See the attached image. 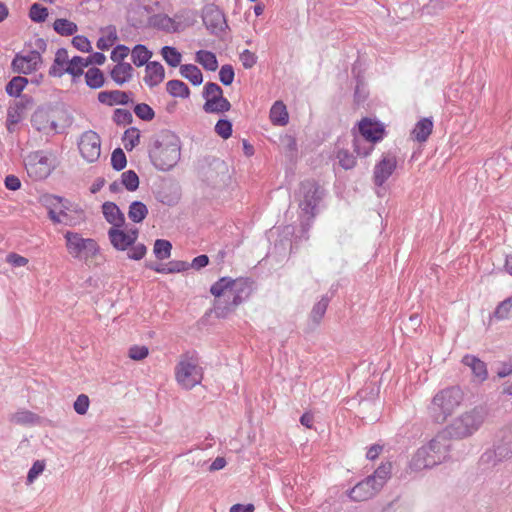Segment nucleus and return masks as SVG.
<instances>
[{"label": "nucleus", "instance_id": "nucleus-42", "mask_svg": "<svg viewBox=\"0 0 512 512\" xmlns=\"http://www.w3.org/2000/svg\"><path fill=\"white\" fill-rule=\"evenodd\" d=\"M85 67H88L85 64V59L81 56H74L69 61L68 66H66L65 68V71L67 72V74L75 78L81 76L84 73L83 69Z\"/></svg>", "mask_w": 512, "mask_h": 512}, {"label": "nucleus", "instance_id": "nucleus-32", "mask_svg": "<svg viewBox=\"0 0 512 512\" xmlns=\"http://www.w3.org/2000/svg\"><path fill=\"white\" fill-rule=\"evenodd\" d=\"M132 62L137 67L147 65L152 57V52L142 44H137L131 51Z\"/></svg>", "mask_w": 512, "mask_h": 512}, {"label": "nucleus", "instance_id": "nucleus-45", "mask_svg": "<svg viewBox=\"0 0 512 512\" xmlns=\"http://www.w3.org/2000/svg\"><path fill=\"white\" fill-rule=\"evenodd\" d=\"M336 158L339 165L345 170H350L356 165V158L346 149L338 150Z\"/></svg>", "mask_w": 512, "mask_h": 512}, {"label": "nucleus", "instance_id": "nucleus-10", "mask_svg": "<svg viewBox=\"0 0 512 512\" xmlns=\"http://www.w3.org/2000/svg\"><path fill=\"white\" fill-rule=\"evenodd\" d=\"M201 17L206 29L212 35L219 36L228 28L224 13L215 4L205 5Z\"/></svg>", "mask_w": 512, "mask_h": 512}, {"label": "nucleus", "instance_id": "nucleus-29", "mask_svg": "<svg viewBox=\"0 0 512 512\" xmlns=\"http://www.w3.org/2000/svg\"><path fill=\"white\" fill-rule=\"evenodd\" d=\"M29 83V79L23 76H14L5 86V92L10 97H20L22 95V91L25 89L26 85Z\"/></svg>", "mask_w": 512, "mask_h": 512}, {"label": "nucleus", "instance_id": "nucleus-54", "mask_svg": "<svg viewBox=\"0 0 512 512\" xmlns=\"http://www.w3.org/2000/svg\"><path fill=\"white\" fill-rule=\"evenodd\" d=\"M189 269L188 262L182 260H172L165 265V269L161 271H166V274L179 273L184 272Z\"/></svg>", "mask_w": 512, "mask_h": 512}, {"label": "nucleus", "instance_id": "nucleus-30", "mask_svg": "<svg viewBox=\"0 0 512 512\" xmlns=\"http://www.w3.org/2000/svg\"><path fill=\"white\" fill-rule=\"evenodd\" d=\"M331 301V297L328 295H323L321 299L315 303L310 312V320L315 324L319 325L322 318L324 317L328 305Z\"/></svg>", "mask_w": 512, "mask_h": 512}, {"label": "nucleus", "instance_id": "nucleus-2", "mask_svg": "<svg viewBox=\"0 0 512 512\" xmlns=\"http://www.w3.org/2000/svg\"><path fill=\"white\" fill-rule=\"evenodd\" d=\"M451 449V440L443 431L438 433L426 445L420 447L413 455L410 467L412 470L432 468L446 461Z\"/></svg>", "mask_w": 512, "mask_h": 512}, {"label": "nucleus", "instance_id": "nucleus-31", "mask_svg": "<svg viewBox=\"0 0 512 512\" xmlns=\"http://www.w3.org/2000/svg\"><path fill=\"white\" fill-rule=\"evenodd\" d=\"M180 74L182 77L189 80L194 86H198L203 82V74L194 64L181 65Z\"/></svg>", "mask_w": 512, "mask_h": 512}, {"label": "nucleus", "instance_id": "nucleus-58", "mask_svg": "<svg viewBox=\"0 0 512 512\" xmlns=\"http://www.w3.org/2000/svg\"><path fill=\"white\" fill-rule=\"evenodd\" d=\"M89 404H90L89 397L86 394H80L76 398V400L73 404V408L77 414L84 415L88 411Z\"/></svg>", "mask_w": 512, "mask_h": 512}, {"label": "nucleus", "instance_id": "nucleus-5", "mask_svg": "<svg viewBox=\"0 0 512 512\" xmlns=\"http://www.w3.org/2000/svg\"><path fill=\"white\" fill-rule=\"evenodd\" d=\"M484 419V410L475 407L455 418L444 432L449 439H464L473 435L481 427Z\"/></svg>", "mask_w": 512, "mask_h": 512}, {"label": "nucleus", "instance_id": "nucleus-52", "mask_svg": "<svg viewBox=\"0 0 512 512\" xmlns=\"http://www.w3.org/2000/svg\"><path fill=\"white\" fill-rule=\"evenodd\" d=\"M36 418L37 416L34 413L27 410H21L13 415L12 421L17 424H33Z\"/></svg>", "mask_w": 512, "mask_h": 512}, {"label": "nucleus", "instance_id": "nucleus-53", "mask_svg": "<svg viewBox=\"0 0 512 512\" xmlns=\"http://www.w3.org/2000/svg\"><path fill=\"white\" fill-rule=\"evenodd\" d=\"M22 114L23 112L14 106L8 108L6 126L9 131H12V126L17 125L22 120Z\"/></svg>", "mask_w": 512, "mask_h": 512}, {"label": "nucleus", "instance_id": "nucleus-8", "mask_svg": "<svg viewBox=\"0 0 512 512\" xmlns=\"http://www.w3.org/2000/svg\"><path fill=\"white\" fill-rule=\"evenodd\" d=\"M175 376L179 385L192 389L201 383L203 374L197 361L192 356L185 355L175 367Z\"/></svg>", "mask_w": 512, "mask_h": 512}, {"label": "nucleus", "instance_id": "nucleus-38", "mask_svg": "<svg viewBox=\"0 0 512 512\" xmlns=\"http://www.w3.org/2000/svg\"><path fill=\"white\" fill-rule=\"evenodd\" d=\"M53 29L61 36H72L78 31V26L68 19L59 18L53 23Z\"/></svg>", "mask_w": 512, "mask_h": 512}, {"label": "nucleus", "instance_id": "nucleus-1", "mask_svg": "<svg viewBox=\"0 0 512 512\" xmlns=\"http://www.w3.org/2000/svg\"><path fill=\"white\" fill-rule=\"evenodd\" d=\"M148 154L152 165L159 171L171 170L180 160V138L169 130H164L151 143Z\"/></svg>", "mask_w": 512, "mask_h": 512}, {"label": "nucleus", "instance_id": "nucleus-64", "mask_svg": "<svg viewBox=\"0 0 512 512\" xmlns=\"http://www.w3.org/2000/svg\"><path fill=\"white\" fill-rule=\"evenodd\" d=\"M45 465L42 461H35L27 474V481L32 483L44 470Z\"/></svg>", "mask_w": 512, "mask_h": 512}, {"label": "nucleus", "instance_id": "nucleus-36", "mask_svg": "<svg viewBox=\"0 0 512 512\" xmlns=\"http://www.w3.org/2000/svg\"><path fill=\"white\" fill-rule=\"evenodd\" d=\"M148 215L147 206L141 201H133L129 206L128 217L134 223H141Z\"/></svg>", "mask_w": 512, "mask_h": 512}, {"label": "nucleus", "instance_id": "nucleus-51", "mask_svg": "<svg viewBox=\"0 0 512 512\" xmlns=\"http://www.w3.org/2000/svg\"><path fill=\"white\" fill-rule=\"evenodd\" d=\"M113 121L117 125H128L133 122V116L129 110L117 108L113 113Z\"/></svg>", "mask_w": 512, "mask_h": 512}, {"label": "nucleus", "instance_id": "nucleus-46", "mask_svg": "<svg viewBox=\"0 0 512 512\" xmlns=\"http://www.w3.org/2000/svg\"><path fill=\"white\" fill-rule=\"evenodd\" d=\"M29 17L35 23H43L48 17V9L39 3H34L29 9Z\"/></svg>", "mask_w": 512, "mask_h": 512}, {"label": "nucleus", "instance_id": "nucleus-47", "mask_svg": "<svg viewBox=\"0 0 512 512\" xmlns=\"http://www.w3.org/2000/svg\"><path fill=\"white\" fill-rule=\"evenodd\" d=\"M374 144L375 143L365 141L364 138L360 139L355 137L353 140L354 151L358 156L362 157H367L371 154L374 149Z\"/></svg>", "mask_w": 512, "mask_h": 512}, {"label": "nucleus", "instance_id": "nucleus-21", "mask_svg": "<svg viewBox=\"0 0 512 512\" xmlns=\"http://www.w3.org/2000/svg\"><path fill=\"white\" fill-rule=\"evenodd\" d=\"M146 75L144 82L150 87L159 85L165 78V70L163 65L158 61L149 62L146 65Z\"/></svg>", "mask_w": 512, "mask_h": 512}, {"label": "nucleus", "instance_id": "nucleus-50", "mask_svg": "<svg viewBox=\"0 0 512 512\" xmlns=\"http://www.w3.org/2000/svg\"><path fill=\"white\" fill-rule=\"evenodd\" d=\"M232 122L228 119H219L215 125V132L223 139H228L232 135Z\"/></svg>", "mask_w": 512, "mask_h": 512}, {"label": "nucleus", "instance_id": "nucleus-4", "mask_svg": "<svg viewBox=\"0 0 512 512\" xmlns=\"http://www.w3.org/2000/svg\"><path fill=\"white\" fill-rule=\"evenodd\" d=\"M463 400V392L458 386L439 391L429 405V413L437 423H443L459 407Z\"/></svg>", "mask_w": 512, "mask_h": 512}, {"label": "nucleus", "instance_id": "nucleus-22", "mask_svg": "<svg viewBox=\"0 0 512 512\" xmlns=\"http://www.w3.org/2000/svg\"><path fill=\"white\" fill-rule=\"evenodd\" d=\"M108 237L112 246L119 251H124L132 246V239L128 237L127 233L121 227L110 228L108 230Z\"/></svg>", "mask_w": 512, "mask_h": 512}, {"label": "nucleus", "instance_id": "nucleus-7", "mask_svg": "<svg viewBox=\"0 0 512 512\" xmlns=\"http://www.w3.org/2000/svg\"><path fill=\"white\" fill-rule=\"evenodd\" d=\"M68 253L77 259H88L99 253V245L92 238H83L77 232L67 231L64 234Z\"/></svg>", "mask_w": 512, "mask_h": 512}, {"label": "nucleus", "instance_id": "nucleus-11", "mask_svg": "<svg viewBox=\"0 0 512 512\" xmlns=\"http://www.w3.org/2000/svg\"><path fill=\"white\" fill-rule=\"evenodd\" d=\"M28 175L34 180L47 178L52 166L49 157L43 151H35L27 157L25 164Z\"/></svg>", "mask_w": 512, "mask_h": 512}, {"label": "nucleus", "instance_id": "nucleus-39", "mask_svg": "<svg viewBox=\"0 0 512 512\" xmlns=\"http://www.w3.org/2000/svg\"><path fill=\"white\" fill-rule=\"evenodd\" d=\"M124 148L129 152L140 143V130L136 127L128 128L122 137Z\"/></svg>", "mask_w": 512, "mask_h": 512}, {"label": "nucleus", "instance_id": "nucleus-18", "mask_svg": "<svg viewBox=\"0 0 512 512\" xmlns=\"http://www.w3.org/2000/svg\"><path fill=\"white\" fill-rule=\"evenodd\" d=\"M462 364L469 367L474 378L482 383L488 378L487 365L484 361L472 354H466L461 360Z\"/></svg>", "mask_w": 512, "mask_h": 512}, {"label": "nucleus", "instance_id": "nucleus-13", "mask_svg": "<svg viewBox=\"0 0 512 512\" xmlns=\"http://www.w3.org/2000/svg\"><path fill=\"white\" fill-rule=\"evenodd\" d=\"M41 64L39 51H29L26 55L17 53L11 62V69L15 73L28 75L37 71Z\"/></svg>", "mask_w": 512, "mask_h": 512}, {"label": "nucleus", "instance_id": "nucleus-3", "mask_svg": "<svg viewBox=\"0 0 512 512\" xmlns=\"http://www.w3.org/2000/svg\"><path fill=\"white\" fill-rule=\"evenodd\" d=\"M301 227L307 232L317 214V206L324 196V189L314 180H305L300 184Z\"/></svg>", "mask_w": 512, "mask_h": 512}, {"label": "nucleus", "instance_id": "nucleus-19", "mask_svg": "<svg viewBox=\"0 0 512 512\" xmlns=\"http://www.w3.org/2000/svg\"><path fill=\"white\" fill-rule=\"evenodd\" d=\"M131 95V92L121 90L101 91L98 93V101L108 106L127 105L132 101Z\"/></svg>", "mask_w": 512, "mask_h": 512}, {"label": "nucleus", "instance_id": "nucleus-37", "mask_svg": "<svg viewBox=\"0 0 512 512\" xmlns=\"http://www.w3.org/2000/svg\"><path fill=\"white\" fill-rule=\"evenodd\" d=\"M85 81L91 89L101 88L105 82L104 74L97 67L89 68L85 73Z\"/></svg>", "mask_w": 512, "mask_h": 512}, {"label": "nucleus", "instance_id": "nucleus-41", "mask_svg": "<svg viewBox=\"0 0 512 512\" xmlns=\"http://www.w3.org/2000/svg\"><path fill=\"white\" fill-rule=\"evenodd\" d=\"M161 55L165 62L171 67H177L180 65L182 60L181 53L172 46H163L161 49Z\"/></svg>", "mask_w": 512, "mask_h": 512}, {"label": "nucleus", "instance_id": "nucleus-60", "mask_svg": "<svg viewBox=\"0 0 512 512\" xmlns=\"http://www.w3.org/2000/svg\"><path fill=\"white\" fill-rule=\"evenodd\" d=\"M149 354V350L146 346L134 345L129 348L128 356L132 360L140 361L146 358Z\"/></svg>", "mask_w": 512, "mask_h": 512}, {"label": "nucleus", "instance_id": "nucleus-56", "mask_svg": "<svg viewBox=\"0 0 512 512\" xmlns=\"http://www.w3.org/2000/svg\"><path fill=\"white\" fill-rule=\"evenodd\" d=\"M130 49L123 44H118L115 46L111 52L110 58L113 62L117 64L123 63L124 59L128 56Z\"/></svg>", "mask_w": 512, "mask_h": 512}, {"label": "nucleus", "instance_id": "nucleus-40", "mask_svg": "<svg viewBox=\"0 0 512 512\" xmlns=\"http://www.w3.org/2000/svg\"><path fill=\"white\" fill-rule=\"evenodd\" d=\"M492 316L497 320H507L512 317V295L497 305Z\"/></svg>", "mask_w": 512, "mask_h": 512}, {"label": "nucleus", "instance_id": "nucleus-35", "mask_svg": "<svg viewBox=\"0 0 512 512\" xmlns=\"http://www.w3.org/2000/svg\"><path fill=\"white\" fill-rule=\"evenodd\" d=\"M167 92L172 97H178V98H188L190 96V89L181 80H170L166 84Z\"/></svg>", "mask_w": 512, "mask_h": 512}, {"label": "nucleus", "instance_id": "nucleus-24", "mask_svg": "<svg viewBox=\"0 0 512 512\" xmlns=\"http://www.w3.org/2000/svg\"><path fill=\"white\" fill-rule=\"evenodd\" d=\"M231 109L230 102L223 96V94L219 96H212L205 101L203 105V110L206 113H224Z\"/></svg>", "mask_w": 512, "mask_h": 512}, {"label": "nucleus", "instance_id": "nucleus-49", "mask_svg": "<svg viewBox=\"0 0 512 512\" xmlns=\"http://www.w3.org/2000/svg\"><path fill=\"white\" fill-rule=\"evenodd\" d=\"M134 113L143 121H151L155 117L154 110L146 103L136 104L134 107Z\"/></svg>", "mask_w": 512, "mask_h": 512}, {"label": "nucleus", "instance_id": "nucleus-63", "mask_svg": "<svg viewBox=\"0 0 512 512\" xmlns=\"http://www.w3.org/2000/svg\"><path fill=\"white\" fill-rule=\"evenodd\" d=\"M131 250L128 252V258L132 260H141L147 252V248L144 244L139 243L137 245H132Z\"/></svg>", "mask_w": 512, "mask_h": 512}, {"label": "nucleus", "instance_id": "nucleus-61", "mask_svg": "<svg viewBox=\"0 0 512 512\" xmlns=\"http://www.w3.org/2000/svg\"><path fill=\"white\" fill-rule=\"evenodd\" d=\"M117 40V34L115 29L111 31L107 37H100L96 43V46L99 50H108L114 42Z\"/></svg>", "mask_w": 512, "mask_h": 512}, {"label": "nucleus", "instance_id": "nucleus-28", "mask_svg": "<svg viewBox=\"0 0 512 512\" xmlns=\"http://www.w3.org/2000/svg\"><path fill=\"white\" fill-rule=\"evenodd\" d=\"M288 112L281 101H276L270 109V119L275 125H286L288 123Z\"/></svg>", "mask_w": 512, "mask_h": 512}, {"label": "nucleus", "instance_id": "nucleus-27", "mask_svg": "<svg viewBox=\"0 0 512 512\" xmlns=\"http://www.w3.org/2000/svg\"><path fill=\"white\" fill-rule=\"evenodd\" d=\"M391 463H383L381 464L372 475L368 476L371 482L376 485V488L379 490L382 489L386 481L390 478L391 475Z\"/></svg>", "mask_w": 512, "mask_h": 512}, {"label": "nucleus", "instance_id": "nucleus-9", "mask_svg": "<svg viewBox=\"0 0 512 512\" xmlns=\"http://www.w3.org/2000/svg\"><path fill=\"white\" fill-rule=\"evenodd\" d=\"M252 282L248 278L232 279L230 285L231 301L221 306L220 302L215 307L217 316L224 317L228 312L241 304L251 293Z\"/></svg>", "mask_w": 512, "mask_h": 512}, {"label": "nucleus", "instance_id": "nucleus-59", "mask_svg": "<svg viewBox=\"0 0 512 512\" xmlns=\"http://www.w3.org/2000/svg\"><path fill=\"white\" fill-rule=\"evenodd\" d=\"M72 45L81 52H91L92 46L89 39L83 35H76L72 39Z\"/></svg>", "mask_w": 512, "mask_h": 512}, {"label": "nucleus", "instance_id": "nucleus-16", "mask_svg": "<svg viewBox=\"0 0 512 512\" xmlns=\"http://www.w3.org/2000/svg\"><path fill=\"white\" fill-rule=\"evenodd\" d=\"M512 457V436L505 437L493 450L486 451L481 460L486 463L492 462L496 465L505 459Z\"/></svg>", "mask_w": 512, "mask_h": 512}, {"label": "nucleus", "instance_id": "nucleus-17", "mask_svg": "<svg viewBox=\"0 0 512 512\" xmlns=\"http://www.w3.org/2000/svg\"><path fill=\"white\" fill-rule=\"evenodd\" d=\"M380 490L376 488L371 480L367 477L357 483L350 491L349 497L354 501H365L373 497Z\"/></svg>", "mask_w": 512, "mask_h": 512}, {"label": "nucleus", "instance_id": "nucleus-26", "mask_svg": "<svg viewBox=\"0 0 512 512\" xmlns=\"http://www.w3.org/2000/svg\"><path fill=\"white\" fill-rule=\"evenodd\" d=\"M232 284V278L222 277L216 281L210 288V293L216 298L223 297L226 305L231 301L230 298V285Z\"/></svg>", "mask_w": 512, "mask_h": 512}, {"label": "nucleus", "instance_id": "nucleus-12", "mask_svg": "<svg viewBox=\"0 0 512 512\" xmlns=\"http://www.w3.org/2000/svg\"><path fill=\"white\" fill-rule=\"evenodd\" d=\"M78 148L81 156L87 162L97 161L101 155L100 136L92 130L85 131L78 141Z\"/></svg>", "mask_w": 512, "mask_h": 512}, {"label": "nucleus", "instance_id": "nucleus-6", "mask_svg": "<svg viewBox=\"0 0 512 512\" xmlns=\"http://www.w3.org/2000/svg\"><path fill=\"white\" fill-rule=\"evenodd\" d=\"M228 165L217 157H205L199 161L198 173L200 178L212 187L225 185L229 179Z\"/></svg>", "mask_w": 512, "mask_h": 512}, {"label": "nucleus", "instance_id": "nucleus-20", "mask_svg": "<svg viewBox=\"0 0 512 512\" xmlns=\"http://www.w3.org/2000/svg\"><path fill=\"white\" fill-rule=\"evenodd\" d=\"M102 213L105 220L112 225L111 228L123 227L125 224L124 213L114 202H104L102 204Z\"/></svg>", "mask_w": 512, "mask_h": 512}, {"label": "nucleus", "instance_id": "nucleus-34", "mask_svg": "<svg viewBox=\"0 0 512 512\" xmlns=\"http://www.w3.org/2000/svg\"><path fill=\"white\" fill-rule=\"evenodd\" d=\"M46 201H47V203L49 205L48 216H49L50 220L53 223H55V224H59V223L67 224L66 218L68 217V214L63 209H61L60 212L57 213L51 207L52 205H56V204L61 203L62 202V198L58 197V196H50L49 198H47Z\"/></svg>", "mask_w": 512, "mask_h": 512}, {"label": "nucleus", "instance_id": "nucleus-55", "mask_svg": "<svg viewBox=\"0 0 512 512\" xmlns=\"http://www.w3.org/2000/svg\"><path fill=\"white\" fill-rule=\"evenodd\" d=\"M234 76L235 73L232 65L225 64L220 68L219 79L223 85H231L234 81Z\"/></svg>", "mask_w": 512, "mask_h": 512}, {"label": "nucleus", "instance_id": "nucleus-44", "mask_svg": "<svg viewBox=\"0 0 512 512\" xmlns=\"http://www.w3.org/2000/svg\"><path fill=\"white\" fill-rule=\"evenodd\" d=\"M121 184L130 192L139 187V177L134 170H127L121 174Z\"/></svg>", "mask_w": 512, "mask_h": 512}, {"label": "nucleus", "instance_id": "nucleus-57", "mask_svg": "<svg viewBox=\"0 0 512 512\" xmlns=\"http://www.w3.org/2000/svg\"><path fill=\"white\" fill-rule=\"evenodd\" d=\"M239 59L245 69H251L256 65L258 57L254 52L245 49L240 53Z\"/></svg>", "mask_w": 512, "mask_h": 512}, {"label": "nucleus", "instance_id": "nucleus-33", "mask_svg": "<svg viewBox=\"0 0 512 512\" xmlns=\"http://www.w3.org/2000/svg\"><path fill=\"white\" fill-rule=\"evenodd\" d=\"M196 61L207 71H215L218 68L216 55L207 50H199L196 52Z\"/></svg>", "mask_w": 512, "mask_h": 512}, {"label": "nucleus", "instance_id": "nucleus-62", "mask_svg": "<svg viewBox=\"0 0 512 512\" xmlns=\"http://www.w3.org/2000/svg\"><path fill=\"white\" fill-rule=\"evenodd\" d=\"M223 94L222 88L214 82H207L204 86L203 97L207 100L212 96H219Z\"/></svg>", "mask_w": 512, "mask_h": 512}, {"label": "nucleus", "instance_id": "nucleus-48", "mask_svg": "<svg viewBox=\"0 0 512 512\" xmlns=\"http://www.w3.org/2000/svg\"><path fill=\"white\" fill-rule=\"evenodd\" d=\"M111 165L114 170L121 171L127 165V158L121 148H116L111 154Z\"/></svg>", "mask_w": 512, "mask_h": 512}, {"label": "nucleus", "instance_id": "nucleus-14", "mask_svg": "<svg viewBox=\"0 0 512 512\" xmlns=\"http://www.w3.org/2000/svg\"><path fill=\"white\" fill-rule=\"evenodd\" d=\"M397 167L396 156L392 153H386L381 160L376 163L373 170V182L376 186L381 187L393 174Z\"/></svg>", "mask_w": 512, "mask_h": 512}, {"label": "nucleus", "instance_id": "nucleus-23", "mask_svg": "<svg viewBox=\"0 0 512 512\" xmlns=\"http://www.w3.org/2000/svg\"><path fill=\"white\" fill-rule=\"evenodd\" d=\"M134 69L132 65L128 62H123L116 64L110 71V77L112 80L118 84L123 85L124 83L130 81L133 77Z\"/></svg>", "mask_w": 512, "mask_h": 512}, {"label": "nucleus", "instance_id": "nucleus-43", "mask_svg": "<svg viewBox=\"0 0 512 512\" xmlns=\"http://www.w3.org/2000/svg\"><path fill=\"white\" fill-rule=\"evenodd\" d=\"M172 250V244L170 241L165 239H157L154 243L153 252L155 257L159 260H164L170 257Z\"/></svg>", "mask_w": 512, "mask_h": 512}, {"label": "nucleus", "instance_id": "nucleus-25", "mask_svg": "<svg viewBox=\"0 0 512 512\" xmlns=\"http://www.w3.org/2000/svg\"><path fill=\"white\" fill-rule=\"evenodd\" d=\"M433 122L430 118H423L418 121L411 132L414 140L422 143L425 142L432 133Z\"/></svg>", "mask_w": 512, "mask_h": 512}, {"label": "nucleus", "instance_id": "nucleus-15", "mask_svg": "<svg viewBox=\"0 0 512 512\" xmlns=\"http://www.w3.org/2000/svg\"><path fill=\"white\" fill-rule=\"evenodd\" d=\"M358 129L362 138L371 143L380 142L386 135L385 127L380 121L367 117L358 123Z\"/></svg>", "mask_w": 512, "mask_h": 512}]
</instances>
